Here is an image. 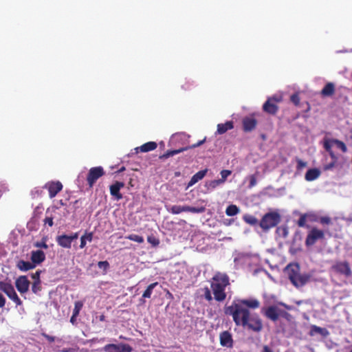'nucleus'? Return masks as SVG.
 Wrapping results in <instances>:
<instances>
[{
	"label": "nucleus",
	"mask_w": 352,
	"mask_h": 352,
	"mask_svg": "<svg viewBox=\"0 0 352 352\" xmlns=\"http://www.w3.org/2000/svg\"><path fill=\"white\" fill-rule=\"evenodd\" d=\"M260 303L256 299H243L234 301L230 306L226 307L224 312L232 316L236 326H241L256 333L263 328V321L258 314L251 315L248 308L257 309Z\"/></svg>",
	"instance_id": "f257e3e1"
},
{
	"label": "nucleus",
	"mask_w": 352,
	"mask_h": 352,
	"mask_svg": "<svg viewBox=\"0 0 352 352\" xmlns=\"http://www.w3.org/2000/svg\"><path fill=\"white\" fill-rule=\"evenodd\" d=\"M229 285L230 278L226 273L217 272L214 274L210 280V288L216 301L223 302L226 300V288Z\"/></svg>",
	"instance_id": "f03ea898"
},
{
	"label": "nucleus",
	"mask_w": 352,
	"mask_h": 352,
	"mask_svg": "<svg viewBox=\"0 0 352 352\" xmlns=\"http://www.w3.org/2000/svg\"><path fill=\"white\" fill-rule=\"evenodd\" d=\"M292 283L296 287L305 285L308 280L307 275H302L298 263L289 264L284 270Z\"/></svg>",
	"instance_id": "7ed1b4c3"
},
{
	"label": "nucleus",
	"mask_w": 352,
	"mask_h": 352,
	"mask_svg": "<svg viewBox=\"0 0 352 352\" xmlns=\"http://www.w3.org/2000/svg\"><path fill=\"white\" fill-rule=\"evenodd\" d=\"M281 220L280 214L276 211L269 212L265 214L258 223L263 231L267 232L276 227Z\"/></svg>",
	"instance_id": "20e7f679"
},
{
	"label": "nucleus",
	"mask_w": 352,
	"mask_h": 352,
	"mask_svg": "<svg viewBox=\"0 0 352 352\" xmlns=\"http://www.w3.org/2000/svg\"><path fill=\"white\" fill-rule=\"evenodd\" d=\"M168 211L173 214H178L183 212H190L192 213H202L205 212L206 208L201 207H192L189 206H172L170 208H167Z\"/></svg>",
	"instance_id": "39448f33"
},
{
	"label": "nucleus",
	"mask_w": 352,
	"mask_h": 352,
	"mask_svg": "<svg viewBox=\"0 0 352 352\" xmlns=\"http://www.w3.org/2000/svg\"><path fill=\"white\" fill-rule=\"evenodd\" d=\"M281 101V98L272 96L268 98L263 105V111L270 115H276L278 111L277 103Z\"/></svg>",
	"instance_id": "423d86ee"
},
{
	"label": "nucleus",
	"mask_w": 352,
	"mask_h": 352,
	"mask_svg": "<svg viewBox=\"0 0 352 352\" xmlns=\"http://www.w3.org/2000/svg\"><path fill=\"white\" fill-rule=\"evenodd\" d=\"M331 270L336 274L349 278L352 275V271L347 261H337L332 266Z\"/></svg>",
	"instance_id": "0eeeda50"
},
{
	"label": "nucleus",
	"mask_w": 352,
	"mask_h": 352,
	"mask_svg": "<svg viewBox=\"0 0 352 352\" xmlns=\"http://www.w3.org/2000/svg\"><path fill=\"white\" fill-rule=\"evenodd\" d=\"M105 172L102 166L91 168L87 176V182L90 188H92L96 181L103 175Z\"/></svg>",
	"instance_id": "6e6552de"
},
{
	"label": "nucleus",
	"mask_w": 352,
	"mask_h": 352,
	"mask_svg": "<svg viewBox=\"0 0 352 352\" xmlns=\"http://www.w3.org/2000/svg\"><path fill=\"white\" fill-rule=\"evenodd\" d=\"M78 238V232L72 233L71 235L61 234L56 237L57 244L66 249H69L72 247V243L74 240Z\"/></svg>",
	"instance_id": "1a4fd4ad"
},
{
	"label": "nucleus",
	"mask_w": 352,
	"mask_h": 352,
	"mask_svg": "<svg viewBox=\"0 0 352 352\" xmlns=\"http://www.w3.org/2000/svg\"><path fill=\"white\" fill-rule=\"evenodd\" d=\"M264 315L272 321L276 322L280 316L285 317L288 314L280 309L277 306L272 305L265 309Z\"/></svg>",
	"instance_id": "9d476101"
},
{
	"label": "nucleus",
	"mask_w": 352,
	"mask_h": 352,
	"mask_svg": "<svg viewBox=\"0 0 352 352\" xmlns=\"http://www.w3.org/2000/svg\"><path fill=\"white\" fill-rule=\"evenodd\" d=\"M102 351L104 352H132L133 349L129 344L125 343L108 344L102 348Z\"/></svg>",
	"instance_id": "9b49d317"
},
{
	"label": "nucleus",
	"mask_w": 352,
	"mask_h": 352,
	"mask_svg": "<svg viewBox=\"0 0 352 352\" xmlns=\"http://www.w3.org/2000/svg\"><path fill=\"white\" fill-rule=\"evenodd\" d=\"M206 142V138L203 139L202 140L199 141L197 143L194 144L191 146H186V147H182L179 149H175V150H168L166 153H164L163 155L160 156V160H166L170 157L174 156L175 155L179 154L184 151H186L189 148H195L196 147H198L201 145H202Z\"/></svg>",
	"instance_id": "f8f14e48"
},
{
	"label": "nucleus",
	"mask_w": 352,
	"mask_h": 352,
	"mask_svg": "<svg viewBox=\"0 0 352 352\" xmlns=\"http://www.w3.org/2000/svg\"><path fill=\"white\" fill-rule=\"evenodd\" d=\"M30 284V282L26 276H20L15 280L16 288L21 294L29 290Z\"/></svg>",
	"instance_id": "ddd939ff"
},
{
	"label": "nucleus",
	"mask_w": 352,
	"mask_h": 352,
	"mask_svg": "<svg viewBox=\"0 0 352 352\" xmlns=\"http://www.w3.org/2000/svg\"><path fill=\"white\" fill-rule=\"evenodd\" d=\"M324 148L326 151L329 153L331 158V161L329 163L324 164L323 167L324 170H328L332 169L335 166L338 158L336 154L331 150L332 146L331 145V142H327L325 140L324 142Z\"/></svg>",
	"instance_id": "4468645a"
},
{
	"label": "nucleus",
	"mask_w": 352,
	"mask_h": 352,
	"mask_svg": "<svg viewBox=\"0 0 352 352\" xmlns=\"http://www.w3.org/2000/svg\"><path fill=\"white\" fill-rule=\"evenodd\" d=\"M45 188L48 190L50 198L54 197L63 189V184L60 182H49L45 185Z\"/></svg>",
	"instance_id": "2eb2a0df"
},
{
	"label": "nucleus",
	"mask_w": 352,
	"mask_h": 352,
	"mask_svg": "<svg viewBox=\"0 0 352 352\" xmlns=\"http://www.w3.org/2000/svg\"><path fill=\"white\" fill-rule=\"evenodd\" d=\"M124 182L116 181L109 187L111 195L113 196L117 201L122 199L123 197L120 191L121 188H124Z\"/></svg>",
	"instance_id": "dca6fc26"
},
{
	"label": "nucleus",
	"mask_w": 352,
	"mask_h": 352,
	"mask_svg": "<svg viewBox=\"0 0 352 352\" xmlns=\"http://www.w3.org/2000/svg\"><path fill=\"white\" fill-rule=\"evenodd\" d=\"M324 239V232L316 228L309 230V246L314 244L318 240Z\"/></svg>",
	"instance_id": "f3484780"
},
{
	"label": "nucleus",
	"mask_w": 352,
	"mask_h": 352,
	"mask_svg": "<svg viewBox=\"0 0 352 352\" xmlns=\"http://www.w3.org/2000/svg\"><path fill=\"white\" fill-rule=\"evenodd\" d=\"M220 344L222 346L228 348H232L233 346V339L232 334L228 331H224L221 333L220 336Z\"/></svg>",
	"instance_id": "a211bd4d"
},
{
	"label": "nucleus",
	"mask_w": 352,
	"mask_h": 352,
	"mask_svg": "<svg viewBox=\"0 0 352 352\" xmlns=\"http://www.w3.org/2000/svg\"><path fill=\"white\" fill-rule=\"evenodd\" d=\"M243 130L250 132L254 130L257 124V120L253 117H245L242 120Z\"/></svg>",
	"instance_id": "6ab92c4d"
},
{
	"label": "nucleus",
	"mask_w": 352,
	"mask_h": 352,
	"mask_svg": "<svg viewBox=\"0 0 352 352\" xmlns=\"http://www.w3.org/2000/svg\"><path fill=\"white\" fill-rule=\"evenodd\" d=\"M336 91V85L333 82H329L325 84L320 91V95L323 98H330L333 96Z\"/></svg>",
	"instance_id": "aec40b11"
},
{
	"label": "nucleus",
	"mask_w": 352,
	"mask_h": 352,
	"mask_svg": "<svg viewBox=\"0 0 352 352\" xmlns=\"http://www.w3.org/2000/svg\"><path fill=\"white\" fill-rule=\"evenodd\" d=\"M309 335L312 336L318 335L321 338H325L329 336V331L326 328L311 325L310 327Z\"/></svg>",
	"instance_id": "412c9836"
},
{
	"label": "nucleus",
	"mask_w": 352,
	"mask_h": 352,
	"mask_svg": "<svg viewBox=\"0 0 352 352\" xmlns=\"http://www.w3.org/2000/svg\"><path fill=\"white\" fill-rule=\"evenodd\" d=\"M31 261L33 264L39 265L45 260V254L43 251L38 250L31 252Z\"/></svg>",
	"instance_id": "4be33fe9"
},
{
	"label": "nucleus",
	"mask_w": 352,
	"mask_h": 352,
	"mask_svg": "<svg viewBox=\"0 0 352 352\" xmlns=\"http://www.w3.org/2000/svg\"><path fill=\"white\" fill-rule=\"evenodd\" d=\"M208 169L201 170L196 173L190 179L188 184V187L192 186L199 181L201 180L206 175Z\"/></svg>",
	"instance_id": "5701e85b"
},
{
	"label": "nucleus",
	"mask_w": 352,
	"mask_h": 352,
	"mask_svg": "<svg viewBox=\"0 0 352 352\" xmlns=\"http://www.w3.org/2000/svg\"><path fill=\"white\" fill-rule=\"evenodd\" d=\"M157 146V144L155 142H148L142 146L135 148L136 153H138L139 151L142 153H146L151 151L155 150Z\"/></svg>",
	"instance_id": "b1692460"
},
{
	"label": "nucleus",
	"mask_w": 352,
	"mask_h": 352,
	"mask_svg": "<svg viewBox=\"0 0 352 352\" xmlns=\"http://www.w3.org/2000/svg\"><path fill=\"white\" fill-rule=\"evenodd\" d=\"M16 267L22 271L27 272L28 270H32L35 268V265L32 263V262L25 261L23 260H19L16 263Z\"/></svg>",
	"instance_id": "393cba45"
},
{
	"label": "nucleus",
	"mask_w": 352,
	"mask_h": 352,
	"mask_svg": "<svg viewBox=\"0 0 352 352\" xmlns=\"http://www.w3.org/2000/svg\"><path fill=\"white\" fill-rule=\"evenodd\" d=\"M233 128L234 122L232 121H227L223 124H218L217 133L221 135Z\"/></svg>",
	"instance_id": "a878e982"
},
{
	"label": "nucleus",
	"mask_w": 352,
	"mask_h": 352,
	"mask_svg": "<svg viewBox=\"0 0 352 352\" xmlns=\"http://www.w3.org/2000/svg\"><path fill=\"white\" fill-rule=\"evenodd\" d=\"M0 291L3 292L8 297L10 296L15 289L13 285L10 283L4 281H0Z\"/></svg>",
	"instance_id": "bb28decb"
},
{
	"label": "nucleus",
	"mask_w": 352,
	"mask_h": 352,
	"mask_svg": "<svg viewBox=\"0 0 352 352\" xmlns=\"http://www.w3.org/2000/svg\"><path fill=\"white\" fill-rule=\"evenodd\" d=\"M327 142H331V145L332 146H336L338 148L340 149L343 153H346L347 151V148L345 144L338 140L331 139L326 140Z\"/></svg>",
	"instance_id": "cd10ccee"
},
{
	"label": "nucleus",
	"mask_w": 352,
	"mask_h": 352,
	"mask_svg": "<svg viewBox=\"0 0 352 352\" xmlns=\"http://www.w3.org/2000/svg\"><path fill=\"white\" fill-rule=\"evenodd\" d=\"M288 233V228L285 226H278L276 230V234L278 238L285 239L287 237Z\"/></svg>",
	"instance_id": "c85d7f7f"
},
{
	"label": "nucleus",
	"mask_w": 352,
	"mask_h": 352,
	"mask_svg": "<svg viewBox=\"0 0 352 352\" xmlns=\"http://www.w3.org/2000/svg\"><path fill=\"white\" fill-rule=\"evenodd\" d=\"M243 219L246 223L250 226H256L259 223L258 219L254 216L249 214H244Z\"/></svg>",
	"instance_id": "c756f323"
},
{
	"label": "nucleus",
	"mask_w": 352,
	"mask_h": 352,
	"mask_svg": "<svg viewBox=\"0 0 352 352\" xmlns=\"http://www.w3.org/2000/svg\"><path fill=\"white\" fill-rule=\"evenodd\" d=\"M93 239V232L85 233L80 237V248L81 249L84 248L87 244V241L91 242Z\"/></svg>",
	"instance_id": "7c9ffc66"
},
{
	"label": "nucleus",
	"mask_w": 352,
	"mask_h": 352,
	"mask_svg": "<svg viewBox=\"0 0 352 352\" xmlns=\"http://www.w3.org/2000/svg\"><path fill=\"white\" fill-rule=\"evenodd\" d=\"M157 282L153 283L150 284L146 289V290L144 292L142 297L143 298H150L151 297V294L153 292V289L158 285Z\"/></svg>",
	"instance_id": "2f4dec72"
},
{
	"label": "nucleus",
	"mask_w": 352,
	"mask_h": 352,
	"mask_svg": "<svg viewBox=\"0 0 352 352\" xmlns=\"http://www.w3.org/2000/svg\"><path fill=\"white\" fill-rule=\"evenodd\" d=\"M239 212V208L234 204L229 205L226 210V214L227 216L232 217L237 214Z\"/></svg>",
	"instance_id": "473e14b6"
},
{
	"label": "nucleus",
	"mask_w": 352,
	"mask_h": 352,
	"mask_svg": "<svg viewBox=\"0 0 352 352\" xmlns=\"http://www.w3.org/2000/svg\"><path fill=\"white\" fill-rule=\"evenodd\" d=\"M221 184H222V183L219 181V179H214L206 182L205 186L208 190H212Z\"/></svg>",
	"instance_id": "72a5a7b5"
},
{
	"label": "nucleus",
	"mask_w": 352,
	"mask_h": 352,
	"mask_svg": "<svg viewBox=\"0 0 352 352\" xmlns=\"http://www.w3.org/2000/svg\"><path fill=\"white\" fill-rule=\"evenodd\" d=\"M320 175V170L318 168H309V181L317 179Z\"/></svg>",
	"instance_id": "f704fd0d"
},
{
	"label": "nucleus",
	"mask_w": 352,
	"mask_h": 352,
	"mask_svg": "<svg viewBox=\"0 0 352 352\" xmlns=\"http://www.w3.org/2000/svg\"><path fill=\"white\" fill-rule=\"evenodd\" d=\"M125 238L131 241H135L138 243H142L144 242V238L142 236H139L134 234L126 236Z\"/></svg>",
	"instance_id": "c9c22d12"
},
{
	"label": "nucleus",
	"mask_w": 352,
	"mask_h": 352,
	"mask_svg": "<svg viewBox=\"0 0 352 352\" xmlns=\"http://www.w3.org/2000/svg\"><path fill=\"white\" fill-rule=\"evenodd\" d=\"M42 289L41 281H34L32 285V291L34 294H37Z\"/></svg>",
	"instance_id": "e433bc0d"
},
{
	"label": "nucleus",
	"mask_w": 352,
	"mask_h": 352,
	"mask_svg": "<svg viewBox=\"0 0 352 352\" xmlns=\"http://www.w3.org/2000/svg\"><path fill=\"white\" fill-rule=\"evenodd\" d=\"M8 298L12 300L16 306L22 305V300L19 298L16 292H14Z\"/></svg>",
	"instance_id": "4c0bfd02"
},
{
	"label": "nucleus",
	"mask_w": 352,
	"mask_h": 352,
	"mask_svg": "<svg viewBox=\"0 0 352 352\" xmlns=\"http://www.w3.org/2000/svg\"><path fill=\"white\" fill-rule=\"evenodd\" d=\"M82 307L83 302L82 301H76L74 304V308L73 309V314H74V316H78Z\"/></svg>",
	"instance_id": "58836bf2"
},
{
	"label": "nucleus",
	"mask_w": 352,
	"mask_h": 352,
	"mask_svg": "<svg viewBox=\"0 0 352 352\" xmlns=\"http://www.w3.org/2000/svg\"><path fill=\"white\" fill-rule=\"evenodd\" d=\"M147 241L151 244L153 247H156L160 244V240L155 237L153 234L149 235L147 237Z\"/></svg>",
	"instance_id": "ea45409f"
},
{
	"label": "nucleus",
	"mask_w": 352,
	"mask_h": 352,
	"mask_svg": "<svg viewBox=\"0 0 352 352\" xmlns=\"http://www.w3.org/2000/svg\"><path fill=\"white\" fill-rule=\"evenodd\" d=\"M232 173V171L230 170H223L221 171L220 174L221 176V179H219V181L223 184L227 179L228 177L230 176Z\"/></svg>",
	"instance_id": "a19ab883"
},
{
	"label": "nucleus",
	"mask_w": 352,
	"mask_h": 352,
	"mask_svg": "<svg viewBox=\"0 0 352 352\" xmlns=\"http://www.w3.org/2000/svg\"><path fill=\"white\" fill-rule=\"evenodd\" d=\"M204 296L205 299L209 302L211 301L212 300V296L211 292H210V289L208 287H206L204 289Z\"/></svg>",
	"instance_id": "79ce46f5"
},
{
	"label": "nucleus",
	"mask_w": 352,
	"mask_h": 352,
	"mask_svg": "<svg viewBox=\"0 0 352 352\" xmlns=\"http://www.w3.org/2000/svg\"><path fill=\"white\" fill-rule=\"evenodd\" d=\"M290 100L295 105H298L300 103V98L298 94H294L290 97Z\"/></svg>",
	"instance_id": "37998d69"
},
{
	"label": "nucleus",
	"mask_w": 352,
	"mask_h": 352,
	"mask_svg": "<svg viewBox=\"0 0 352 352\" xmlns=\"http://www.w3.org/2000/svg\"><path fill=\"white\" fill-rule=\"evenodd\" d=\"M34 246L36 248H43V249H47L48 245L46 243L45 240H42L41 241H38L34 243Z\"/></svg>",
	"instance_id": "c03bdc74"
},
{
	"label": "nucleus",
	"mask_w": 352,
	"mask_h": 352,
	"mask_svg": "<svg viewBox=\"0 0 352 352\" xmlns=\"http://www.w3.org/2000/svg\"><path fill=\"white\" fill-rule=\"evenodd\" d=\"M318 221L322 225H324V224L329 225L331 223V220L330 217H320Z\"/></svg>",
	"instance_id": "a18cd8bd"
},
{
	"label": "nucleus",
	"mask_w": 352,
	"mask_h": 352,
	"mask_svg": "<svg viewBox=\"0 0 352 352\" xmlns=\"http://www.w3.org/2000/svg\"><path fill=\"white\" fill-rule=\"evenodd\" d=\"M98 266L100 269H104V270H107L109 267V263L107 261H99L98 263Z\"/></svg>",
	"instance_id": "49530a36"
},
{
	"label": "nucleus",
	"mask_w": 352,
	"mask_h": 352,
	"mask_svg": "<svg viewBox=\"0 0 352 352\" xmlns=\"http://www.w3.org/2000/svg\"><path fill=\"white\" fill-rule=\"evenodd\" d=\"M256 184V177L254 175L250 177L249 188H252Z\"/></svg>",
	"instance_id": "de8ad7c7"
},
{
	"label": "nucleus",
	"mask_w": 352,
	"mask_h": 352,
	"mask_svg": "<svg viewBox=\"0 0 352 352\" xmlns=\"http://www.w3.org/2000/svg\"><path fill=\"white\" fill-rule=\"evenodd\" d=\"M192 85H193L192 82L186 81V82H185V83L184 85H182V88L185 91H188V90L191 89Z\"/></svg>",
	"instance_id": "09e8293b"
},
{
	"label": "nucleus",
	"mask_w": 352,
	"mask_h": 352,
	"mask_svg": "<svg viewBox=\"0 0 352 352\" xmlns=\"http://www.w3.org/2000/svg\"><path fill=\"white\" fill-rule=\"evenodd\" d=\"M306 216L307 214H304L302 216L300 217V218L298 219V225L300 226V227H302L305 225V223H306Z\"/></svg>",
	"instance_id": "8fccbe9b"
},
{
	"label": "nucleus",
	"mask_w": 352,
	"mask_h": 352,
	"mask_svg": "<svg viewBox=\"0 0 352 352\" xmlns=\"http://www.w3.org/2000/svg\"><path fill=\"white\" fill-rule=\"evenodd\" d=\"M41 271L37 270L35 273L32 274V278L34 279V281H41L40 279V275H41Z\"/></svg>",
	"instance_id": "3c124183"
},
{
	"label": "nucleus",
	"mask_w": 352,
	"mask_h": 352,
	"mask_svg": "<svg viewBox=\"0 0 352 352\" xmlns=\"http://www.w3.org/2000/svg\"><path fill=\"white\" fill-rule=\"evenodd\" d=\"M319 218L314 212H309V221H318Z\"/></svg>",
	"instance_id": "603ef678"
},
{
	"label": "nucleus",
	"mask_w": 352,
	"mask_h": 352,
	"mask_svg": "<svg viewBox=\"0 0 352 352\" xmlns=\"http://www.w3.org/2000/svg\"><path fill=\"white\" fill-rule=\"evenodd\" d=\"M44 222L45 224H48L49 226L52 227L54 225L53 218L51 217H47L44 219Z\"/></svg>",
	"instance_id": "864d4df0"
},
{
	"label": "nucleus",
	"mask_w": 352,
	"mask_h": 352,
	"mask_svg": "<svg viewBox=\"0 0 352 352\" xmlns=\"http://www.w3.org/2000/svg\"><path fill=\"white\" fill-rule=\"evenodd\" d=\"M6 299L0 292V308H3L6 305Z\"/></svg>",
	"instance_id": "5fc2aeb1"
},
{
	"label": "nucleus",
	"mask_w": 352,
	"mask_h": 352,
	"mask_svg": "<svg viewBox=\"0 0 352 352\" xmlns=\"http://www.w3.org/2000/svg\"><path fill=\"white\" fill-rule=\"evenodd\" d=\"M42 336L46 338L50 342H53L55 340V338L54 336H51L45 333H43Z\"/></svg>",
	"instance_id": "6e6d98bb"
},
{
	"label": "nucleus",
	"mask_w": 352,
	"mask_h": 352,
	"mask_svg": "<svg viewBox=\"0 0 352 352\" xmlns=\"http://www.w3.org/2000/svg\"><path fill=\"white\" fill-rule=\"evenodd\" d=\"M307 165V163L306 162H303L302 161H301L300 160H298V165H297V168L298 169H301L303 167H305Z\"/></svg>",
	"instance_id": "4d7b16f0"
},
{
	"label": "nucleus",
	"mask_w": 352,
	"mask_h": 352,
	"mask_svg": "<svg viewBox=\"0 0 352 352\" xmlns=\"http://www.w3.org/2000/svg\"><path fill=\"white\" fill-rule=\"evenodd\" d=\"M261 352H274L273 350L267 345L263 346Z\"/></svg>",
	"instance_id": "13d9d810"
},
{
	"label": "nucleus",
	"mask_w": 352,
	"mask_h": 352,
	"mask_svg": "<svg viewBox=\"0 0 352 352\" xmlns=\"http://www.w3.org/2000/svg\"><path fill=\"white\" fill-rule=\"evenodd\" d=\"M78 317V316L73 314H72V316L70 318V322L72 324H76V318Z\"/></svg>",
	"instance_id": "bf43d9fd"
},
{
	"label": "nucleus",
	"mask_w": 352,
	"mask_h": 352,
	"mask_svg": "<svg viewBox=\"0 0 352 352\" xmlns=\"http://www.w3.org/2000/svg\"><path fill=\"white\" fill-rule=\"evenodd\" d=\"M166 296L170 300L173 299V295L169 292V290H166Z\"/></svg>",
	"instance_id": "052dcab7"
},
{
	"label": "nucleus",
	"mask_w": 352,
	"mask_h": 352,
	"mask_svg": "<svg viewBox=\"0 0 352 352\" xmlns=\"http://www.w3.org/2000/svg\"><path fill=\"white\" fill-rule=\"evenodd\" d=\"M290 252H292V254H295L297 252V250L293 248L292 247L290 248V250H289Z\"/></svg>",
	"instance_id": "680f3d73"
},
{
	"label": "nucleus",
	"mask_w": 352,
	"mask_h": 352,
	"mask_svg": "<svg viewBox=\"0 0 352 352\" xmlns=\"http://www.w3.org/2000/svg\"><path fill=\"white\" fill-rule=\"evenodd\" d=\"M308 177H309V175H308V170L305 173V179L308 181Z\"/></svg>",
	"instance_id": "e2e57ef3"
},
{
	"label": "nucleus",
	"mask_w": 352,
	"mask_h": 352,
	"mask_svg": "<svg viewBox=\"0 0 352 352\" xmlns=\"http://www.w3.org/2000/svg\"><path fill=\"white\" fill-rule=\"evenodd\" d=\"M104 318H105V317H104V315H101V316H100V321H104Z\"/></svg>",
	"instance_id": "0e129e2a"
},
{
	"label": "nucleus",
	"mask_w": 352,
	"mask_h": 352,
	"mask_svg": "<svg viewBox=\"0 0 352 352\" xmlns=\"http://www.w3.org/2000/svg\"><path fill=\"white\" fill-rule=\"evenodd\" d=\"M305 245H308V236L305 238Z\"/></svg>",
	"instance_id": "69168bd1"
},
{
	"label": "nucleus",
	"mask_w": 352,
	"mask_h": 352,
	"mask_svg": "<svg viewBox=\"0 0 352 352\" xmlns=\"http://www.w3.org/2000/svg\"><path fill=\"white\" fill-rule=\"evenodd\" d=\"M347 221H352V216H350L346 219Z\"/></svg>",
	"instance_id": "338daca9"
},
{
	"label": "nucleus",
	"mask_w": 352,
	"mask_h": 352,
	"mask_svg": "<svg viewBox=\"0 0 352 352\" xmlns=\"http://www.w3.org/2000/svg\"><path fill=\"white\" fill-rule=\"evenodd\" d=\"M124 169H125V168H124V167H122V168L120 169V170H119V171H120V172H122V171H123Z\"/></svg>",
	"instance_id": "774afa93"
}]
</instances>
